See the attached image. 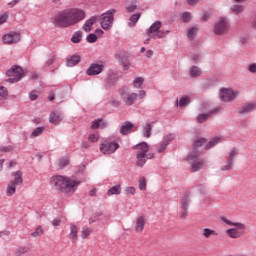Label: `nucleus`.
Instances as JSON below:
<instances>
[{
	"label": "nucleus",
	"instance_id": "obj_1",
	"mask_svg": "<svg viewBox=\"0 0 256 256\" xmlns=\"http://www.w3.org/2000/svg\"><path fill=\"white\" fill-rule=\"evenodd\" d=\"M86 17L85 10L81 8H70L62 11L51 18V23L57 28H67L81 23Z\"/></svg>",
	"mask_w": 256,
	"mask_h": 256
},
{
	"label": "nucleus",
	"instance_id": "obj_2",
	"mask_svg": "<svg viewBox=\"0 0 256 256\" xmlns=\"http://www.w3.org/2000/svg\"><path fill=\"white\" fill-rule=\"evenodd\" d=\"M53 187L61 193H75L81 181L73 180L67 176L55 175L51 178Z\"/></svg>",
	"mask_w": 256,
	"mask_h": 256
},
{
	"label": "nucleus",
	"instance_id": "obj_3",
	"mask_svg": "<svg viewBox=\"0 0 256 256\" xmlns=\"http://www.w3.org/2000/svg\"><path fill=\"white\" fill-rule=\"evenodd\" d=\"M119 95L124 105L131 107V105H135L137 99H145V97H147V92H145V90H140L137 94L135 92H130L128 87H124L119 90Z\"/></svg>",
	"mask_w": 256,
	"mask_h": 256
},
{
	"label": "nucleus",
	"instance_id": "obj_4",
	"mask_svg": "<svg viewBox=\"0 0 256 256\" xmlns=\"http://www.w3.org/2000/svg\"><path fill=\"white\" fill-rule=\"evenodd\" d=\"M222 221L226 223V225H230V227H233L226 230L228 237H231V239H239V237H241V235L245 233V224L239 222H232L225 217L222 218Z\"/></svg>",
	"mask_w": 256,
	"mask_h": 256
},
{
	"label": "nucleus",
	"instance_id": "obj_5",
	"mask_svg": "<svg viewBox=\"0 0 256 256\" xmlns=\"http://www.w3.org/2000/svg\"><path fill=\"white\" fill-rule=\"evenodd\" d=\"M161 21H155L147 30L146 33L151 39H165L170 33L169 30H161Z\"/></svg>",
	"mask_w": 256,
	"mask_h": 256
},
{
	"label": "nucleus",
	"instance_id": "obj_6",
	"mask_svg": "<svg viewBox=\"0 0 256 256\" xmlns=\"http://www.w3.org/2000/svg\"><path fill=\"white\" fill-rule=\"evenodd\" d=\"M119 143L117 141L111 140V137H108L100 143L99 149L100 153L103 155H113L117 149H119Z\"/></svg>",
	"mask_w": 256,
	"mask_h": 256
},
{
	"label": "nucleus",
	"instance_id": "obj_7",
	"mask_svg": "<svg viewBox=\"0 0 256 256\" xmlns=\"http://www.w3.org/2000/svg\"><path fill=\"white\" fill-rule=\"evenodd\" d=\"M133 149H135L136 152V157L139 161L141 160H149V159H153V157L155 156V154L153 153H148L149 152V144H147V142H142L139 144H136L133 146Z\"/></svg>",
	"mask_w": 256,
	"mask_h": 256
},
{
	"label": "nucleus",
	"instance_id": "obj_8",
	"mask_svg": "<svg viewBox=\"0 0 256 256\" xmlns=\"http://www.w3.org/2000/svg\"><path fill=\"white\" fill-rule=\"evenodd\" d=\"M12 177H14V179L10 181L7 186L6 195L8 196L15 195V191H17V185H23V172L20 170L12 172Z\"/></svg>",
	"mask_w": 256,
	"mask_h": 256
},
{
	"label": "nucleus",
	"instance_id": "obj_9",
	"mask_svg": "<svg viewBox=\"0 0 256 256\" xmlns=\"http://www.w3.org/2000/svg\"><path fill=\"white\" fill-rule=\"evenodd\" d=\"M6 75L7 77H12L6 80L8 83H19V81L22 80L23 77H25V74L23 73V68H21L20 66H15L12 67L10 70H7Z\"/></svg>",
	"mask_w": 256,
	"mask_h": 256
},
{
	"label": "nucleus",
	"instance_id": "obj_10",
	"mask_svg": "<svg viewBox=\"0 0 256 256\" xmlns=\"http://www.w3.org/2000/svg\"><path fill=\"white\" fill-rule=\"evenodd\" d=\"M115 10H108L106 13L102 14L100 17V25L102 29L105 31H109L113 27V19H114Z\"/></svg>",
	"mask_w": 256,
	"mask_h": 256
},
{
	"label": "nucleus",
	"instance_id": "obj_11",
	"mask_svg": "<svg viewBox=\"0 0 256 256\" xmlns=\"http://www.w3.org/2000/svg\"><path fill=\"white\" fill-rule=\"evenodd\" d=\"M105 69V63L103 61H98L91 63L86 70V75L89 77H95V75H101Z\"/></svg>",
	"mask_w": 256,
	"mask_h": 256
},
{
	"label": "nucleus",
	"instance_id": "obj_12",
	"mask_svg": "<svg viewBox=\"0 0 256 256\" xmlns=\"http://www.w3.org/2000/svg\"><path fill=\"white\" fill-rule=\"evenodd\" d=\"M19 41H21V33L17 31H11L2 36V42L5 43V45H15L19 43Z\"/></svg>",
	"mask_w": 256,
	"mask_h": 256
},
{
	"label": "nucleus",
	"instance_id": "obj_13",
	"mask_svg": "<svg viewBox=\"0 0 256 256\" xmlns=\"http://www.w3.org/2000/svg\"><path fill=\"white\" fill-rule=\"evenodd\" d=\"M229 20L227 18H220L214 26L215 35H224L229 31Z\"/></svg>",
	"mask_w": 256,
	"mask_h": 256
},
{
	"label": "nucleus",
	"instance_id": "obj_14",
	"mask_svg": "<svg viewBox=\"0 0 256 256\" xmlns=\"http://www.w3.org/2000/svg\"><path fill=\"white\" fill-rule=\"evenodd\" d=\"M219 98L224 103H227V101H235V99H237V93H235L233 89L222 88L219 92Z\"/></svg>",
	"mask_w": 256,
	"mask_h": 256
},
{
	"label": "nucleus",
	"instance_id": "obj_15",
	"mask_svg": "<svg viewBox=\"0 0 256 256\" xmlns=\"http://www.w3.org/2000/svg\"><path fill=\"white\" fill-rule=\"evenodd\" d=\"M147 225V218L144 215L136 217V221L134 223V231L138 235H141L143 231H145V227Z\"/></svg>",
	"mask_w": 256,
	"mask_h": 256
},
{
	"label": "nucleus",
	"instance_id": "obj_16",
	"mask_svg": "<svg viewBox=\"0 0 256 256\" xmlns=\"http://www.w3.org/2000/svg\"><path fill=\"white\" fill-rule=\"evenodd\" d=\"M219 111H221V107H216V108L210 110L208 113L199 114L196 117V121H197V123H206V121H209V119H211L212 115L219 114Z\"/></svg>",
	"mask_w": 256,
	"mask_h": 256
},
{
	"label": "nucleus",
	"instance_id": "obj_17",
	"mask_svg": "<svg viewBox=\"0 0 256 256\" xmlns=\"http://www.w3.org/2000/svg\"><path fill=\"white\" fill-rule=\"evenodd\" d=\"M137 131V127L131 121H125L120 127V134L121 135H131L133 130Z\"/></svg>",
	"mask_w": 256,
	"mask_h": 256
},
{
	"label": "nucleus",
	"instance_id": "obj_18",
	"mask_svg": "<svg viewBox=\"0 0 256 256\" xmlns=\"http://www.w3.org/2000/svg\"><path fill=\"white\" fill-rule=\"evenodd\" d=\"M69 239L72 243L79 241V228L75 224H70Z\"/></svg>",
	"mask_w": 256,
	"mask_h": 256
},
{
	"label": "nucleus",
	"instance_id": "obj_19",
	"mask_svg": "<svg viewBox=\"0 0 256 256\" xmlns=\"http://www.w3.org/2000/svg\"><path fill=\"white\" fill-rule=\"evenodd\" d=\"M95 23H97V16L90 17L83 24L82 26L83 31H85V33H91V29L93 28V25H95Z\"/></svg>",
	"mask_w": 256,
	"mask_h": 256
},
{
	"label": "nucleus",
	"instance_id": "obj_20",
	"mask_svg": "<svg viewBox=\"0 0 256 256\" xmlns=\"http://www.w3.org/2000/svg\"><path fill=\"white\" fill-rule=\"evenodd\" d=\"M175 105L176 107H179V109H185V107L191 105V97L183 96L182 98H180V100L176 99Z\"/></svg>",
	"mask_w": 256,
	"mask_h": 256
},
{
	"label": "nucleus",
	"instance_id": "obj_21",
	"mask_svg": "<svg viewBox=\"0 0 256 256\" xmlns=\"http://www.w3.org/2000/svg\"><path fill=\"white\" fill-rule=\"evenodd\" d=\"M105 81L107 83V85H115L117 81H119V76H117V74H115V72L113 71H108L106 74V78Z\"/></svg>",
	"mask_w": 256,
	"mask_h": 256
},
{
	"label": "nucleus",
	"instance_id": "obj_22",
	"mask_svg": "<svg viewBox=\"0 0 256 256\" xmlns=\"http://www.w3.org/2000/svg\"><path fill=\"white\" fill-rule=\"evenodd\" d=\"M153 131V122H146L145 125L142 127V136L146 139L151 137V133Z\"/></svg>",
	"mask_w": 256,
	"mask_h": 256
},
{
	"label": "nucleus",
	"instance_id": "obj_23",
	"mask_svg": "<svg viewBox=\"0 0 256 256\" xmlns=\"http://www.w3.org/2000/svg\"><path fill=\"white\" fill-rule=\"evenodd\" d=\"M63 121V116H61V113L59 112H51L49 116V122L52 123V125H59Z\"/></svg>",
	"mask_w": 256,
	"mask_h": 256
},
{
	"label": "nucleus",
	"instance_id": "obj_24",
	"mask_svg": "<svg viewBox=\"0 0 256 256\" xmlns=\"http://www.w3.org/2000/svg\"><path fill=\"white\" fill-rule=\"evenodd\" d=\"M207 143V138H199L194 141L193 147H194V152H193V158L197 159V149L199 147H203Z\"/></svg>",
	"mask_w": 256,
	"mask_h": 256
},
{
	"label": "nucleus",
	"instance_id": "obj_25",
	"mask_svg": "<svg viewBox=\"0 0 256 256\" xmlns=\"http://www.w3.org/2000/svg\"><path fill=\"white\" fill-rule=\"evenodd\" d=\"M255 104L249 103L244 104L242 107L238 108V112L240 115H247V113H251V111H255Z\"/></svg>",
	"mask_w": 256,
	"mask_h": 256
},
{
	"label": "nucleus",
	"instance_id": "obj_26",
	"mask_svg": "<svg viewBox=\"0 0 256 256\" xmlns=\"http://www.w3.org/2000/svg\"><path fill=\"white\" fill-rule=\"evenodd\" d=\"M78 63H81V56L79 55H73L66 61L67 67H75Z\"/></svg>",
	"mask_w": 256,
	"mask_h": 256
},
{
	"label": "nucleus",
	"instance_id": "obj_27",
	"mask_svg": "<svg viewBox=\"0 0 256 256\" xmlns=\"http://www.w3.org/2000/svg\"><path fill=\"white\" fill-rule=\"evenodd\" d=\"M221 137L216 136L214 138H212L204 147V149L206 151H209V149H213V147H215V145H219V143H221Z\"/></svg>",
	"mask_w": 256,
	"mask_h": 256
},
{
	"label": "nucleus",
	"instance_id": "obj_28",
	"mask_svg": "<svg viewBox=\"0 0 256 256\" xmlns=\"http://www.w3.org/2000/svg\"><path fill=\"white\" fill-rule=\"evenodd\" d=\"M107 125V122L103 121V119H97L92 121L91 129H105Z\"/></svg>",
	"mask_w": 256,
	"mask_h": 256
},
{
	"label": "nucleus",
	"instance_id": "obj_29",
	"mask_svg": "<svg viewBox=\"0 0 256 256\" xmlns=\"http://www.w3.org/2000/svg\"><path fill=\"white\" fill-rule=\"evenodd\" d=\"M221 171H231L233 169V162L231 161H220L218 164Z\"/></svg>",
	"mask_w": 256,
	"mask_h": 256
},
{
	"label": "nucleus",
	"instance_id": "obj_30",
	"mask_svg": "<svg viewBox=\"0 0 256 256\" xmlns=\"http://www.w3.org/2000/svg\"><path fill=\"white\" fill-rule=\"evenodd\" d=\"M69 167V161H56L54 162V169L56 171H63Z\"/></svg>",
	"mask_w": 256,
	"mask_h": 256
},
{
	"label": "nucleus",
	"instance_id": "obj_31",
	"mask_svg": "<svg viewBox=\"0 0 256 256\" xmlns=\"http://www.w3.org/2000/svg\"><path fill=\"white\" fill-rule=\"evenodd\" d=\"M189 205H191V194L186 193L182 198V209L187 211V209H189Z\"/></svg>",
	"mask_w": 256,
	"mask_h": 256
},
{
	"label": "nucleus",
	"instance_id": "obj_32",
	"mask_svg": "<svg viewBox=\"0 0 256 256\" xmlns=\"http://www.w3.org/2000/svg\"><path fill=\"white\" fill-rule=\"evenodd\" d=\"M162 141L168 147L171 143H173V141H175V134L168 133V134L164 135Z\"/></svg>",
	"mask_w": 256,
	"mask_h": 256
},
{
	"label": "nucleus",
	"instance_id": "obj_33",
	"mask_svg": "<svg viewBox=\"0 0 256 256\" xmlns=\"http://www.w3.org/2000/svg\"><path fill=\"white\" fill-rule=\"evenodd\" d=\"M107 195H108V197H111V195H121V185H116V186L111 187L107 191Z\"/></svg>",
	"mask_w": 256,
	"mask_h": 256
},
{
	"label": "nucleus",
	"instance_id": "obj_34",
	"mask_svg": "<svg viewBox=\"0 0 256 256\" xmlns=\"http://www.w3.org/2000/svg\"><path fill=\"white\" fill-rule=\"evenodd\" d=\"M72 43H81L83 41V32L76 31L71 37Z\"/></svg>",
	"mask_w": 256,
	"mask_h": 256
},
{
	"label": "nucleus",
	"instance_id": "obj_35",
	"mask_svg": "<svg viewBox=\"0 0 256 256\" xmlns=\"http://www.w3.org/2000/svg\"><path fill=\"white\" fill-rule=\"evenodd\" d=\"M143 83H145V79H143V77H136L133 80L132 85L134 89H141V87H143Z\"/></svg>",
	"mask_w": 256,
	"mask_h": 256
},
{
	"label": "nucleus",
	"instance_id": "obj_36",
	"mask_svg": "<svg viewBox=\"0 0 256 256\" xmlns=\"http://www.w3.org/2000/svg\"><path fill=\"white\" fill-rule=\"evenodd\" d=\"M43 131H45V127H43V126L37 127L30 134V138L35 139V137H39V135H43Z\"/></svg>",
	"mask_w": 256,
	"mask_h": 256
},
{
	"label": "nucleus",
	"instance_id": "obj_37",
	"mask_svg": "<svg viewBox=\"0 0 256 256\" xmlns=\"http://www.w3.org/2000/svg\"><path fill=\"white\" fill-rule=\"evenodd\" d=\"M232 13H235V15H240V13H243L245 11V7L243 5L235 4L231 6Z\"/></svg>",
	"mask_w": 256,
	"mask_h": 256
},
{
	"label": "nucleus",
	"instance_id": "obj_38",
	"mask_svg": "<svg viewBox=\"0 0 256 256\" xmlns=\"http://www.w3.org/2000/svg\"><path fill=\"white\" fill-rule=\"evenodd\" d=\"M139 19H141V13H136L133 14L132 16H130L129 21H131V23H129V27H135V25H137V21H139Z\"/></svg>",
	"mask_w": 256,
	"mask_h": 256
},
{
	"label": "nucleus",
	"instance_id": "obj_39",
	"mask_svg": "<svg viewBox=\"0 0 256 256\" xmlns=\"http://www.w3.org/2000/svg\"><path fill=\"white\" fill-rule=\"evenodd\" d=\"M180 19L182 23H189V21L193 19V15L191 14V12H183L180 16Z\"/></svg>",
	"mask_w": 256,
	"mask_h": 256
},
{
	"label": "nucleus",
	"instance_id": "obj_40",
	"mask_svg": "<svg viewBox=\"0 0 256 256\" xmlns=\"http://www.w3.org/2000/svg\"><path fill=\"white\" fill-rule=\"evenodd\" d=\"M91 233H93V229H91L87 226L82 227V230H81L82 239H87V237H89V235H91Z\"/></svg>",
	"mask_w": 256,
	"mask_h": 256
},
{
	"label": "nucleus",
	"instance_id": "obj_41",
	"mask_svg": "<svg viewBox=\"0 0 256 256\" xmlns=\"http://www.w3.org/2000/svg\"><path fill=\"white\" fill-rule=\"evenodd\" d=\"M27 253H29V247L27 246H23V247H19L16 249V256H25L27 255Z\"/></svg>",
	"mask_w": 256,
	"mask_h": 256
},
{
	"label": "nucleus",
	"instance_id": "obj_42",
	"mask_svg": "<svg viewBox=\"0 0 256 256\" xmlns=\"http://www.w3.org/2000/svg\"><path fill=\"white\" fill-rule=\"evenodd\" d=\"M138 187L140 191H147V179H145V177L139 178Z\"/></svg>",
	"mask_w": 256,
	"mask_h": 256
},
{
	"label": "nucleus",
	"instance_id": "obj_43",
	"mask_svg": "<svg viewBox=\"0 0 256 256\" xmlns=\"http://www.w3.org/2000/svg\"><path fill=\"white\" fill-rule=\"evenodd\" d=\"M167 149L166 144L164 143V141H160L156 146H155V150L156 153H164V151Z\"/></svg>",
	"mask_w": 256,
	"mask_h": 256
},
{
	"label": "nucleus",
	"instance_id": "obj_44",
	"mask_svg": "<svg viewBox=\"0 0 256 256\" xmlns=\"http://www.w3.org/2000/svg\"><path fill=\"white\" fill-rule=\"evenodd\" d=\"M203 236L206 239H209V237H211V236L217 237V232L215 230H211L209 228H205L204 232H203Z\"/></svg>",
	"mask_w": 256,
	"mask_h": 256
},
{
	"label": "nucleus",
	"instance_id": "obj_45",
	"mask_svg": "<svg viewBox=\"0 0 256 256\" xmlns=\"http://www.w3.org/2000/svg\"><path fill=\"white\" fill-rule=\"evenodd\" d=\"M237 155H239V150H237V148H234L233 150L230 151L228 155V161H234V159L237 158Z\"/></svg>",
	"mask_w": 256,
	"mask_h": 256
},
{
	"label": "nucleus",
	"instance_id": "obj_46",
	"mask_svg": "<svg viewBox=\"0 0 256 256\" xmlns=\"http://www.w3.org/2000/svg\"><path fill=\"white\" fill-rule=\"evenodd\" d=\"M9 97V92L5 86H0V99H7Z\"/></svg>",
	"mask_w": 256,
	"mask_h": 256
},
{
	"label": "nucleus",
	"instance_id": "obj_47",
	"mask_svg": "<svg viewBox=\"0 0 256 256\" xmlns=\"http://www.w3.org/2000/svg\"><path fill=\"white\" fill-rule=\"evenodd\" d=\"M203 70L199 66H193V77H201Z\"/></svg>",
	"mask_w": 256,
	"mask_h": 256
},
{
	"label": "nucleus",
	"instance_id": "obj_48",
	"mask_svg": "<svg viewBox=\"0 0 256 256\" xmlns=\"http://www.w3.org/2000/svg\"><path fill=\"white\" fill-rule=\"evenodd\" d=\"M11 151H13V146L11 145L0 147V155H3V153H11Z\"/></svg>",
	"mask_w": 256,
	"mask_h": 256
},
{
	"label": "nucleus",
	"instance_id": "obj_49",
	"mask_svg": "<svg viewBox=\"0 0 256 256\" xmlns=\"http://www.w3.org/2000/svg\"><path fill=\"white\" fill-rule=\"evenodd\" d=\"M43 235V228L41 226H38L34 232L31 233L32 237H41Z\"/></svg>",
	"mask_w": 256,
	"mask_h": 256
},
{
	"label": "nucleus",
	"instance_id": "obj_50",
	"mask_svg": "<svg viewBox=\"0 0 256 256\" xmlns=\"http://www.w3.org/2000/svg\"><path fill=\"white\" fill-rule=\"evenodd\" d=\"M125 9L127 13H134V11H137V4H127Z\"/></svg>",
	"mask_w": 256,
	"mask_h": 256
},
{
	"label": "nucleus",
	"instance_id": "obj_51",
	"mask_svg": "<svg viewBox=\"0 0 256 256\" xmlns=\"http://www.w3.org/2000/svg\"><path fill=\"white\" fill-rule=\"evenodd\" d=\"M86 41H87V43H95L97 41V35L93 34V33L88 34L86 36Z\"/></svg>",
	"mask_w": 256,
	"mask_h": 256
},
{
	"label": "nucleus",
	"instance_id": "obj_52",
	"mask_svg": "<svg viewBox=\"0 0 256 256\" xmlns=\"http://www.w3.org/2000/svg\"><path fill=\"white\" fill-rule=\"evenodd\" d=\"M37 97H39V92H38V91L32 90V91L29 93V99H30V101H37Z\"/></svg>",
	"mask_w": 256,
	"mask_h": 256
},
{
	"label": "nucleus",
	"instance_id": "obj_53",
	"mask_svg": "<svg viewBox=\"0 0 256 256\" xmlns=\"http://www.w3.org/2000/svg\"><path fill=\"white\" fill-rule=\"evenodd\" d=\"M88 141L90 143H97V141H99V135L98 134H90L88 136Z\"/></svg>",
	"mask_w": 256,
	"mask_h": 256
},
{
	"label": "nucleus",
	"instance_id": "obj_54",
	"mask_svg": "<svg viewBox=\"0 0 256 256\" xmlns=\"http://www.w3.org/2000/svg\"><path fill=\"white\" fill-rule=\"evenodd\" d=\"M120 65H122L124 71H129L130 63L127 60H121L119 59Z\"/></svg>",
	"mask_w": 256,
	"mask_h": 256
},
{
	"label": "nucleus",
	"instance_id": "obj_55",
	"mask_svg": "<svg viewBox=\"0 0 256 256\" xmlns=\"http://www.w3.org/2000/svg\"><path fill=\"white\" fill-rule=\"evenodd\" d=\"M7 19H9V14L7 12H4L0 15V25H3V23H7Z\"/></svg>",
	"mask_w": 256,
	"mask_h": 256
},
{
	"label": "nucleus",
	"instance_id": "obj_56",
	"mask_svg": "<svg viewBox=\"0 0 256 256\" xmlns=\"http://www.w3.org/2000/svg\"><path fill=\"white\" fill-rule=\"evenodd\" d=\"M126 195H135L136 189L133 186H129L125 188Z\"/></svg>",
	"mask_w": 256,
	"mask_h": 256
},
{
	"label": "nucleus",
	"instance_id": "obj_57",
	"mask_svg": "<svg viewBox=\"0 0 256 256\" xmlns=\"http://www.w3.org/2000/svg\"><path fill=\"white\" fill-rule=\"evenodd\" d=\"M201 167H203V162H195L193 164V171H199V169H201Z\"/></svg>",
	"mask_w": 256,
	"mask_h": 256
},
{
	"label": "nucleus",
	"instance_id": "obj_58",
	"mask_svg": "<svg viewBox=\"0 0 256 256\" xmlns=\"http://www.w3.org/2000/svg\"><path fill=\"white\" fill-rule=\"evenodd\" d=\"M55 63V55H51L49 59L46 61V65L50 67V65H53Z\"/></svg>",
	"mask_w": 256,
	"mask_h": 256
},
{
	"label": "nucleus",
	"instance_id": "obj_59",
	"mask_svg": "<svg viewBox=\"0 0 256 256\" xmlns=\"http://www.w3.org/2000/svg\"><path fill=\"white\" fill-rule=\"evenodd\" d=\"M251 27L253 29H256V12L254 13V15L251 17Z\"/></svg>",
	"mask_w": 256,
	"mask_h": 256
},
{
	"label": "nucleus",
	"instance_id": "obj_60",
	"mask_svg": "<svg viewBox=\"0 0 256 256\" xmlns=\"http://www.w3.org/2000/svg\"><path fill=\"white\" fill-rule=\"evenodd\" d=\"M211 19V14L210 13H204V15L201 18V21H209Z\"/></svg>",
	"mask_w": 256,
	"mask_h": 256
},
{
	"label": "nucleus",
	"instance_id": "obj_61",
	"mask_svg": "<svg viewBox=\"0 0 256 256\" xmlns=\"http://www.w3.org/2000/svg\"><path fill=\"white\" fill-rule=\"evenodd\" d=\"M59 225H61V220L60 219L52 220V226L53 227H59Z\"/></svg>",
	"mask_w": 256,
	"mask_h": 256
},
{
	"label": "nucleus",
	"instance_id": "obj_62",
	"mask_svg": "<svg viewBox=\"0 0 256 256\" xmlns=\"http://www.w3.org/2000/svg\"><path fill=\"white\" fill-rule=\"evenodd\" d=\"M188 39L193 41V27L189 28L188 30Z\"/></svg>",
	"mask_w": 256,
	"mask_h": 256
},
{
	"label": "nucleus",
	"instance_id": "obj_63",
	"mask_svg": "<svg viewBox=\"0 0 256 256\" xmlns=\"http://www.w3.org/2000/svg\"><path fill=\"white\" fill-rule=\"evenodd\" d=\"M249 71L250 73H256V64H250L249 65Z\"/></svg>",
	"mask_w": 256,
	"mask_h": 256
},
{
	"label": "nucleus",
	"instance_id": "obj_64",
	"mask_svg": "<svg viewBox=\"0 0 256 256\" xmlns=\"http://www.w3.org/2000/svg\"><path fill=\"white\" fill-rule=\"evenodd\" d=\"M193 61H196V62L201 61V54L200 53L194 54Z\"/></svg>",
	"mask_w": 256,
	"mask_h": 256
}]
</instances>
